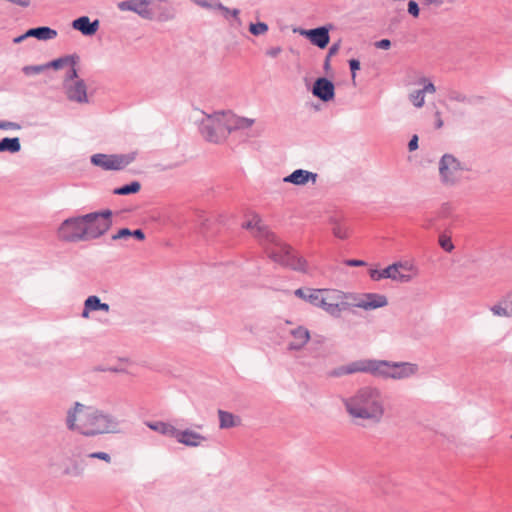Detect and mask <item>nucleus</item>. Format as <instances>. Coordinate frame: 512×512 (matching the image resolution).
I'll list each match as a JSON object with an SVG mask.
<instances>
[{
    "label": "nucleus",
    "instance_id": "nucleus-1",
    "mask_svg": "<svg viewBox=\"0 0 512 512\" xmlns=\"http://www.w3.org/2000/svg\"><path fill=\"white\" fill-rule=\"evenodd\" d=\"M242 227L251 230L252 234L260 241L267 242L266 253L275 263L295 271L307 272V261L298 256L291 246L280 241L263 223L258 214H253L248 221L243 223Z\"/></svg>",
    "mask_w": 512,
    "mask_h": 512
},
{
    "label": "nucleus",
    "instance_id": "nucleus-2",
    "mask_svg": "<svg viewBox=\"0 0 512 512\" xmlns=\"http://www.w3.org/2000/svg\"><path fill=\"white\" fill-rule=\"evenodd\" d=\"M359 372L369 373L377 378L401 380L414 376L418 372V365L409 362L362 359L340 366L334 369L330 375L340 377Z\"/></svg>",
    "mask_w": 512,
    "mask_h": 512
},
{
    "label": "nucleus",
    "instance_id": "nucleus-3",
    "mask_svg": "<svg viewBox=\"0 0 512 512\" xmlns=\"http://www.w3.org/2000/svg\"><path fill=\"white\" fill-rule=\"evenodd\" d=\"M350 417L370 423H379L385 414V402L381 390L373 386L359 388L352 396L343 399Z\"/></svg>",
    "mask_w": 512,
    "mask_h": 512
},
{
    "label": "nucleus",
    "instance_id": "nucleus-4",
    "mask_svg": "<svg viewBox=\"0 0 512 512\" xmlns=\"http://www.w3.org/2000/svg\"><path fill=\"white\" fill-rule=\"evenodd\" d=\"M253 119L239 117L228 111L215 112L201 121L200 132L203 138L211 143H220L235 130L250 128Z\"/></svg>",
    "mask_w": 512,
    "mask_h": 512
},
{
    "label": "nucleus",
    "instance_id": "nucleus-5",
    "mask_svg": "<svg viewBox=\"0 0 512 512\" xmlns=\"http://www.w3.org/2000/svg\"><path fill=\"white\" fill-rule=\"evenodd\" d=\"M118 425L119 423L116 418L92 407L88 424L84 425V435L95 436L105 433H117L119 432Z\"/></svg>",
    "mask_w": 512,
    "mask_h": 512
},
{
    "label": "nucleus",
    "instance_id": "nucleus-6",
    "mask_svg": "<svg viewBox=\"0 0 512 512\" xmlns=\"http://www.w3.org/2000/svg\"><path fill=\"white\" fill-rule=\"evenodd\" d=\"M112 211L109 209L92 212L82 216L87 230L88 239H97L104 235L112 226Z\"/></svg>",
    "mask_w": 512,
    "mask_h": 512
},
{
    "label": "nucleus",
    "instance_id": "nucleus-7",
    "mask_svg": "<svg viewBox=\"0 0 512 512\" xmlns=\"http://www.w3.org/2000/svg\"><path fill=\"white\" fill-rule=\"evenodd\" d=\"M137 156V152L127 154H94L91 156V163L103 170H122L131 164Z\"/></svg>",
    "mask_w": 512,
    "mask_h": 512
},
{
    "label": "nucleus",
    "instance_id": "nucleus-8",
    "mask_svg": "<svg viewBox=\"0 0 512 512\" xmlns=\"http://www.w3.org/2000/svg\"><path fill=\"white\" fill-rule=\"evenodd\" d=\"M319 308L334 317H339L341 312L348 308L349 304L344 302L346 295L336 289H321Z\"/></svg>",
    "mask_w": 512,
    "mask_h": 512
},
{
    "label": "nucleus",
    "instance_id": "nucleus-9",
    "mask_svg": "<svg viewBox=\"0 0 512 512\" xmlns=\"http://www.w3.org/2000/svg\"><path fill=\"white\" fill-rule=\"evenodd\" d=\"M59 238L67 242L88 241L87 230L82 216L66 219L59 227Z\"/></svg>",
    "mask_w": 512,
    "mask_h": 512
},
{
    "label": "nucleus",
    "instance_id": "nucleus-10",
    "mask_svg": "<svg viewBox=\"0 0 512 512\" xmlns=\"http://www.w3.org/2000/svg\"><path fill=\"white\" fill-rule=\"evenodd\" d=\"M463 170L464 168L460 161L451 154L443 155L439 162L440 177L446 185L457 183L462 176Z\"/></svg>",
    "mask_w": 512,
    "mask_h": 512
},
{
    "label": "nucleus",
    "instance_id": "nucleus-11",
    "mask_svg": "<svg viewBox=\"0 0 512 512\" xmlns=\"http://www.w3.org/2000/svg\"><path fill=\"white\" fill-rule=\"evenodd\" d=\"M92 407L79 402L67 413L66 424L70 430H77L84 435V425L88 424Z\"/></svg>",
    "mask_w": 512,
    "mask_h": 512
},
{
    "label": "nucleus",
    "instance_id": "nucleus-12",
    "mask_svg": "<svg viewBox=\"0 0 512 512\" xmlns=\"http://www.w3.org/2000/svg\"><path fill=\"white\" fill-rule=\"evenodd\" d=\"M352 298L354 300L352 306L364 310H374L385 307L388 304L387 297L378 293H364Z\"/></svg>",
    "mask_w": 512,
    "mask_h": 512
},
{
    "label": "nucleus",
    "instance_id": "nucleus-13",
    "mask_svg": "<svg viewBox=\"0 0 512 512\" xmlns=\"http://www.w3.org/2000/svg\"><path fill=\"white\" fill-rule=\"evenodd\" d=\"M66 96L70 101L88 103L87 87L82 79L64 85Z\"/></svg>",
    "mask_w": 512,
    "mask_h": 512
},
{
    "label": "nucleus",
    "instance_id": "nucleus-14",
    "mask_svg": "<svg viewBox=\"0 0 512 512\" xmlns=\"http://www.w3.org/2000/svg\"><path fill=\"white\" fill-rule=\"evenodd\" d=\"M312 93L315 97L324 102L332 100L335 96V87L332 81L321 77L314 82Z\"/></svg>",
    "mask_w": 512,
    "mask_h": 512
},
{
    "label": "nucleus",
    "instance_id": "nucleus-15",
    "mask_svg": "<svg viewBox=\"0 0 512 512\" xmlns=\"http://www.w3.org/2000/svg\"><path fill=\"white\" fill-rule=\"evenodd\" d=\"M148 6V0H125L117 4L119 10L132 11L145 19H150L152 17V13Z\"/></svg>",
    "mask_w": 512,
    "mask_h": 512
},
{
    "label": "nucleus",
    "instance_id": "nucleus-16",
    "mask_svg": "<svg viewBox=\"0 0 512 512\" xmlns=\"http://www.w3.org/2000/svg\"><path fill=\"white\" fill-rule=\"evenodd\" d=\"M301 34L308 38L313 45L319 47L320 49L326 48L330 41L329 28L325 26L304 30L301 32Z\"/></svg>",
    "mask_w": 512,
    "mask_h": 512
},
{
    "label": "nucleus",
    "instance_id": "nucleus-17",
    "mask_svg": "<svg viewBox=\"0 0 512 512\" xmlns=\"http://www.w3.org/2000/svg\"><path fill=\"white\" fill-rule=\"evenodd\" d=\"M175 439L178 443L188 447H198L207 441L206 436L191 429L177 430Z\"/></svg>",
    "mask_w": 512,
    "mask_h": 512
},
{
    "label": "nucleus",
    "instance_id": "nucleus-18",
    "mask_svg": "<svg viewBox=\"0 0 512 512\" xmlns=\"http://www.w3.org/2000/svg\"><path fill=\"white\" fill-rule=\"evenodd\" d=\"M292 341L288 344L289 350H301L310 340V332L303 326H298L290 331Z\"/></svg>",
    "mask_w": 512,
    "mask_h": 512
},
{
    "label": "nucleus",
    "instance_id": "nucleus-19",
    "mask_svg": "<svg viewBox=\"0 0 512 512\" xmlns=\"http://www.w3.org/2000/svg\"><path fill=\"white\" fill-rule=\"evenodd\" d=\"M196 4L203 8H209V9H218L222 12V15L229 19L232 17L234 19V22L236 23V26L239 27L242 25V21L239 18L240 10L239 9H229L228 7L224 6L221 3L211 4L207 2L206 0H194Z\"/></svg>",
    "mask_w": 512,
    "mask_h": 512
},
{
    "label": "nucleus",
    "instance_id": "nucleus-20",
    "mask_svg": "<svg viewBox=\"0 0 512 512\" xmlns=\"http://www.w3.org/2000/svg\"><path fill=\"white\" fill-rule=\"evenodd\" d=\"M318 175L316 173L297 169L293 171L290 175L286 176L283 181L286 183H292L294 185L302 186L311 181L313 184L316 182Z\"/></svg>",
    "mask_w": 512,
    "mask_h": 512
},
{
    "label": "nucleus",
    "instance_id": "nucleus-21",
    "mask_svg": "<svg viewBox=\"0 0 512 512\" xmlns=\"http://www.w3.org/2000/svg\"><path fill=\"white\" fill-rule=\"evenodd\" d=\"M72 27L85 36L94 35L99 29V20L90 21L89 17L81 16L72 22Z\"/></svg>",
    "mask_w": 512,
    "mask_h": 512
},
{
    "label": "nucleus",
    "instance_id": "nucleus-22",
    "mask_svg": "<svg viewBox=\"0 0 512 512\" xmlns=\"http://www.w3.org/2000/svg\"><path fill=\"white\" fill-rule=\"evenodd\" d=\"M321 289L313 288H298L294 291V295L304 301L309 302L315 307H319V298L321 296Z\"/></svg>",
    "mask_w": 512,
    "mask_h": 512
},
{
    "label": "nucleus",
    "instance_id": "nucleus-23",
    "mask_svg": "<svg viewBox=\"0 0 512 512\" xmlns=\"http://www.w3.org/2000/svg\"><path fill=\"white\" fill-rule=\"evenodd\" d=\"M218 417L221 429H229L241 425V418L230 412L218 410Z\"/></svg>",
    "mask_w": 512,
    "mask_h": 512
},
{
    "label": "nucleus",
    "instance_id": "nucleus-24",
    "mask_svg": "<svg viewBox=\"0 0 512 512\" xmlns=\"http://www.w3.org/2000/svg\"><path fill=\"white\" fill-rule=\"evenodd\" d=\"M25 36L35 37L39 40H49L57 36V31L50 27L42 26L37 28L29 29Z\"/></svg>",
    "mask_w": 512,
    "mask_h": 512
},
{
    "label": "nucleus",
    "instance_id": "nucleus-25",
    "mask_svg": "<svg viewBox=\"0 0 512 512\" xmlns=\"http://www.w3.org/2000/svg\"><path fill=\"white\" fill-rule=\"evenodd\" d=\"M79 62V56L76 54L73 55H66L60 58H57L51 62L46 63L47 69L54 68V69H61L64 66H76V64Z\"/></svg>",
    "mask_w": 512,
    "mask_h": 512
},
{
    "label": "nucleus",
    "instance_id": "nucleus-26",
    "mask_svg": "<svg viewBox=\"0 0 512 512\" xmlns=\"http://www.w3.org/2000/svg\"><path fill=\"white\" fill-rule=\"evenodd\" d=\"M149 428L159 432L160 434L175 438L177 430L173 425L162 421L148 424Z\"/></svg>",
    "mask_w": 512,
    "mask_h": 512
},
{
    "label": "nucleus",
    "instance_id": "nucleus-27",
    "mask_svg": "<svg viewBox=\"0 0 512 512\" xmlns=\"http://www.w3.org/2000/svg\"><path fill=\"white\" fill-rule=\"evenodd\" d=\"M20 149L21 144L18 137L4 138L0 141V152L8 151L10 153H17Z\"/></svg>",
    "mask_w": 512,
    "mask_h": 512
},
{
    "label": "nucleus",
    "instance_id": "nucleus-28",
    "mask_svg": "<svg viewBox=\"0 0 512 512\" xmlns=\"http://www.w3.org/2000/svg\"><path fill=\"white\" fill-rule=\"evenodd\" d=\"M393 265H396L397 268L400 269L402 274L411 276V281L414 278H416L419 274L418 268L412 262H409V261L396 262V263H393Z\"/></svg>",
    "mask_w": 512,
    "mask_h": 512
},
{
    "label": "nucleus",
    "instance_id": "nucleus-29",
    "mask_svg": "<svg viewBox=\"0 0 512 512\" xmlns=\"http://www.w3.org/2000/svg\"><path fill=\"white\" fill-rule=\"evenodd\" d=\"M330 223L332 224V232L335 237L339 239H346L348 237V228L337 218L332 217Z\"/></svg>",
    "mask_w": 512,
    "mask_h": 512
},
{
    "label": "nucleus",
    "instance_id": "nucleus-30",
    "mask_svg": "<svg viewBox=\"0 0 512 512\" xmlns=\"http://www.w3.org/2000/svg\"><path fill=\"white\" fill-rule=\"evenodd\" d=\"M86 308L88 310L97 311L102 310L108 312L110 307L107 303H102L97 296H89L86 300Z\"/></svg>",
    "mask_w": 512,
    "mask_h": 512
},
{
    "label": "nucleus",
    "instance_id": "nucleus-31",
    "mask_svg": "<svg viewBox=\"0 0 512 512\" xmlns=\"http://www.w3.org/2000/svg\"><path fill=\"white\" fill-rule=\"evenodd\" d=\"M395 271V268L392 265H389L383 270L371 269L369 271V275L372 280L379 281L381 279L389 278L391 279L392 272Z\"/></svg>",
    "mask_w": 512,
    "mask_h": 512
},
{
    "label": "nucleus",
    "instance_id": "nucleus-32",
    "mask_svg": "<svg viewBox=\"0 0 512 512\" xmlns=\"http://www.w3.org/2000/svg\"><path fill=\"white\" fill-rule=\"evenodd\" d=\"M141 184L138 181H133L130 184L114 189L113 193L116 195H128L139 192Z\"/></svg>",
    "mask_w": 512,
    "mask_h": 512
},
{
    "label": "nucleus",
    "instance_id": "nucleus-33",
    "mask_svg": "<svg viewBox=\"0 0 512 512\" xmlns=\"http://www.w3.org/2000/svg\"><path fill=\"white\" fill-rule=\"evenodd\" d=\"M409 99L417 108H421L425 103V96L421 90L411 92L409 94Z\"/></svg>",
    "mask_w": 512,
    "mask_h": 512
},
{
    "label": "nucleus",
    "instance_id": "nucleus-34",
    "mask_svg": "<svg viewBox=\"0 0 512 512\" xmlns=\"http://www.w3.org/2000/svg\"><path fill=\"white\" fill-rule=\"evenodd\" d=\"M249 31L254 36L263 35L268 31V25L264 22L251 23Z\"/></svg>",
    "mask_w": 512,
    "mask_h": 512
},
{
    "label": "nucleus",
    "instance_id": "nucleus-35",
    "mask_svg": "<svg viewBox=\"0 0 512 512\" xmlns=\"http://www.w3.org/2000/svg\"><path fill=\"white\" fill-rule=\"evenodd\" d=\"M45 70H47L46 64H42V65H29V66H24L22 68L23 73L25 75H27V76L39 74V73L44 72Z\"/></svg>",
    "mask_w": 512,
    "mask_h": 512
},
{
    "label": "nucleus",
    "instance_id": "nucleus-36",
    "mask_svg": "<svg viewBox=\"0 0 512 512\" xmlns=\"http://www.w3.org/2000/svg\"><path fill=\"white\" fill-rule=\"evenodd\" d=\"M439 245L446 252H452L454 249V244L451 240V237L444 233L439 236Z\"/></svg>",
    "mask_w": 512,
    "mask_h": 512
},
{
    "label": "nucleus",
    "instance_id": "nucleus-37",
    "mask_svg": "<svg viewBox=\"0 0 512 512\" xmlns=\"http://www.w3.org/2000/svg\"><path fill=\"white\" fill-rule=\"evenodd\" d=\"M491 311L496 316L510 317V315H512V310L508 309V303H506L505 307L500 304L494 305L491 307Z\"/></svg>",
    "mask_w": 512,
    "mask_h": 512
},
{
    "label": "nucleus",
    "instance_id": "nucleus-38",
    "mask_svg": "<svg viewBox=\"0 0 512 512\" xmlns=\"http://www.w3.org/2000/svg\"><path fill=\"white\" fill-rule=\"evenodd\" d=\"M392 267L395 268V271L392 272L391 280L401 283H408L411 281V276L402 274L400 269H398L396 265L392 264Z\"/></svg>",
    "mask_w": 512,
    "mask_h": 512
},
{
    "label": "nucleus",
    "instance_id": "nucleus-39",
    "mask_svg": "<svg viewBox=\"0 0 512 512\" xmlns=\"http://www.w3.org/2000/svg\"><path fill=\"white\" fill-rule=\"evenodd\" d=\"M419 83L423 84V88L420 90L423 91L424 95H425V93H431V94L435 93V91H436L435 85L432 82H430L427 78H425V77L421 78L419 80Z\"/></svg>",
    "mask_w": 512,
    "mask_h": 512
},
{
    "label": "nucleus",
    "instance_id": "nucleus-40",
    "mask_svg": "<svg viewBox=\"0 0 512 512\" xmlns=\"http://www.w3.org/2000/svg\"><path fill=\"white\" fill-rule=\"evenodd\" d=\"M70 67H71L70 70L67 72V74L64 78L63 85L72 83V82L76 81L77 79H79L78 72H77L75 66H70Z\"/></svg>",
    "mask_w": 512,
    "mask_h": 512
},
{
    "label": "nucleus",
    "instance_id": "nucleus-41",
    "mask_svg": "<svg viewBox=\"0 0 512 512\" xmlns=\"http://www.w3.org/2000/svg\"><path fill=\"white\" fill-rule=\"evenodd\" d=\"M448 99L457 102H466L468 100L464 94L455 90H452L448 93Z\"/></svg>",
    "mask_w": 512,
    "mask_h": 512
},
{
    "label": "nucleus",
    "instance_id": "nucleus-42",
    "mask_svg": "<svg viewBox=\"0 0 512 512\" xmlns=\"http://www.w3.org/2000/svg\"><path fill=\"white\" fill-rule=\"evenodd\" d=\"M408 13L411 14L413 17L417 18L420 13L419 5L416 1L410 0L408 2Z\"/></svg>",
    "mask_w": 512,
    "mask_h": 512
},
{
    "label": "nucleus",
    "instance_id": "nucleus-43",
    "mask_svg": "<svg viewBox=\"0 0 512 512\" xmlns=\"http://www.w3.org/2000/svg\"><path fill=\"white\" fill-rule=\"evenodd\" d=\"M128 237H131V230L122 228L116 234L112 235V240L126 239Z\"/></svg>",
    "mask_w": 512,
    "mask_h": 512
},
{
    "label": "nucleus",
    "instance_id": "nucleus-44",
    "mask_svg": "<svg viewBox=\"0 0 512 512\" xmlns=\"http://www.w3.org/2000/svg\"><path fill=\"white\" fill-rule=\"evenodd\" d=\"M89 458L100 459L107 463L111 462V457L106 452H93L88 455Z\"/></svg>",
    "mask_w": 512,
    "mask_h": 512
},
{
    "label": "nucleus",
    "instance_id": "nucleus-45",
    "mask_svg": "<svg viewBox=\"0 0 512 512\" xmlns=\"http://www.w3.org/2000/svg\"><path fill=\"white\" fill-rule=\"evenodd\" d=\"M21 126L18 123L10 121H0V129L4 130H19Z\"/></svg>",
    "mask_w": 512,
    "mask_h": 512
},
{
    "label": "nucleus",
    "instance_id": "nucleus-46",
    "mask_svg": "<svg viewBox=\"0 0 512 512\" xmlns=\"http://www.w3.org/2000/svg\"><path fill=\"white\" fill-rule=\"evenodd\" d=\"M349 66L352 73V80H355L356 77V71L360 69V62L357 59H351L349 60Z\"/></svg>",
    "mask_w": 512,
    "mask_h": 512
},
{
    "label": "nucleus",
    "instance_id": "nucleus-47",
    "mask_svg": "<svg viewBox=\"0 0 512 512\" xmlns=\"http://www.w3.org/2000/svg\"><path fill=\"white\" fill-rule=\"evenodd\" d=\"M451 214V207L448 204H444L437 213V218H447Z\"/></svg>",
    "mask_w": 512,
    "mask_h": 512
},
{
    "label": "nucleus",
    "instance_id": "nucleus-48",
    "mask_svg": "<svg viewBox=\"0 0 512 512\" xmlns=\"http://www.w3.org/2000/svg\"><path fill=\"white\" fill-rule=\"evenodd\" d=\"M282 52V48L280 46L271 47L266 50V55L271 58H276Z\"/></svg>",
    "mask_w": 512,
    "mask_h": 512
},
{
    "label": "nucleus",
    "instance_id": "nucleus-49",
    "mask_svg": "<svg viewBox=\"0 0 512 512\" xmlns=\"http://www.w3.org/2000/svg\"><path fill=\"white\" fill-rule=\"evenodd\" d=\"M375 46L379 49H389L391 46V42L389 39H382L375 43Z\"/></svg>",
    "mask_w": 512,
    "mask_h": 512
},
{
    "label": "nucleus",
    "instance_id": "nucleus-50",
    "mask_svg": "<svg viewBox=\"0 0 512 512\" xmlns=\"http://www.w3.org/2000/svg\"><path fill=\"white\" fill-rule=\"evenodd\" d=\"M417 148H418V137H417V135H414V136L410 139V141H409V143H408V149H409V151H414V150H416Z\"/></svg>",
    "mask_w": 512,
    "mask_h": 512
},
{
    "label": "nucleus",
    "instance_id": "nucleus-51",
    "mask_svg": "<svg viewBox=\"0 0 512 512\" xmlns=\"http://www.w3.org/2000/svg\"><path fill=\"white\" fill-rule=\"evenodd\" d=\"M345 264L347 266L358 267V266H364L366 263L362 260L350 259V260H346Z\"/></svg>",
    "mask_w": 512,
    "mask_h": 512
},
{
    "label": "nucleus",
    "instance_id": "nucleus-52",
    "mask_svg": "<svg viewBox=\"0 0 512 512\" xmlns=\"http://www.w3.org/2000/svg\"><path fill=\"white\" fill-rule=\"evenodd\" d=\"M339 49H340V42H337V43H334L333 45H331L329 48L328 54H327L328 58L337 54Z\"/></svg>",
    "mask_w": 512,
    "mask_h": 512
},
{
    "label": "nucleus",
    "instance_id": "nucleus-53",
    "mask_svg": "<svg viewBox=\"0 0 512 512\" xmlns=\"http://www.w3.org/2000/svg\"><path fill=\"white\" fill-rule=\"evenodd\" d=\"M131 237H134L137 240L142 241L145 239V234L141 229H136L134 231H131Z\"/></svg>",
    "mask_w": 512,
    "mask_h": 512
},
{
    "label": "nucleus",
    "instance_id": "nucleus-54",
    "mask_svg": "<svg viewBox=\"0 0 512 512\" xmlns=\"http://www.w3.org/2000/svg\"><path fill=\"white\" fill-rule=\"evenodd\" d=\"M422 5L429 6V5H435L437 7L441 6L443 4L442 0H420Z\"/></svg>",
    "mask_w": 512,
    "mask_h": 512
},
{
    "label": "nucleus",
    "instance_id": "nucleus-55",
    "mask_svg": "<svg viewBox=\"0 0 512 512\" xmlns=\"http://www.w3.org/2000/svg\"><path fill=\"white\" fill-rule=\"evenodd\" d=\"M435 117H436V123H435L436 129L442 128L443 120L441 119V113L439 111H436Z\"/></svg>",
    "mask_w": 512,
    "mask_h": 512
},
{
    "label": "nucleus",
    "instance_id": "nucleus-56",
    "mask_svg": "<svg viewBox=\"0 0 512 512\" xmlns=\"http://www.w3.org/2000/svg\"><path fill=\"white\" fill-rule=\"evenodd\" d=\"M426 229H429L434 226V219H427L426 223L423 225Z\"/></svg>",
    "mask_w": 512,
    "mask_h": 512
},
{
    "label": "nucleus",
    "instance_id": "nucleus-57",
    "mask_svg": "<svg viewBox=\"0 0 512 512\" xmlns=\"http://www.w3.org/2000/svg\"><path fill=\"white\" fill-rule=\"evenodd\" d=\"M91 311H92V310H88V309L86 308V302H84V309H83V312H82V317H83V318H88L89 313H90Z\"/></svg>",
    "mask_w": 512,
    "mask_h": 512
},
{
    "label": "nucleus",
    "instance_id": "nucleus-58",
    "mask_svg": "<svg viewBox=\"0 0 512 512\" xmlns=\"http://www.w3.org/2000/svg\"><path fill=\"white\" fill-rule=\"evenodd\" d=\"M26 37H27V36H25V34H24V35H21V36H19V37H16V38L14 39V43H19V42H21L23 39H25Z\"/></svg>",
    "mask_w": 512,
    "mask_h": 512
},
{
    "label": "nucleus",
    "instance_id": "nucleus-59",
    "mask_svg": "<svg viewBox=\"0 0 512 512\" xmlns=\"http://www.w3.org/2000/svg\"><path fill=\"white\" fill-rule=\"evenodd\" d=\"M505 303H508V309L512 310V300L508 299L505 301ZM510 317H512V315H510Z\"/></svg>",
    "mask_w": 512,
    "mask_h": 512
},
{
    "label": "nucleus",
    "instance_id": "nucleus-60",
    "mask_svg": "<svg viewBox=\"0 0 512 512\" xmlns=\"http://www.w3.org/2000/svg\"><path fill=\"white\" fill-rule=\"evenodd\" d=\"M330 58H328V55L326 56L325 60V67H329Z\"/></svg>",
    "mask_w": 512,
    "mask_h": 512
},
{
    "label": "nucleus",
    "instance_id": "nucleus-61",
    "mask_svg": "<svg viewBox=\"0 0 512 512\" xmlns=\"http://www.w3.org/2000/svg\"><path fill=\"white\" fill-rule=\"evenodd\" d=\"M511 438H512V436H511Z\"/></svg>",
    "mask_w": 512,
    "mask_h": 512
}]
</instances>
